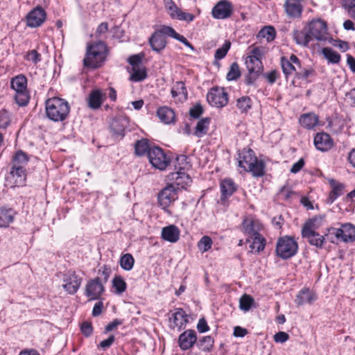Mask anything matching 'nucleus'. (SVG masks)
<instances>
[{
  "label": "nucleus",
  "mask_w": 355,
  "mask_h": 355,
  "mask_svg": "<svg viewBox=\"0 0 355 355\" xmlns=\"http://www.w3.org/2000/svg\"><path fill=\"white\" fill-rule=\"evenodd\" d=\"M165 35L170 36L181 42L192 51L194 50L192 44L183 35L178 33L172 27L163 25L155 31L148 40L153 51L159 53L165 49L167 44Z\"/></svg>",
  "instance_id": "f257e3e1"
},
{
  "label": "nucleus",
  "mask_w": 355,
  "mask_h": 355,
  "mask_svg": "<svg viewBox=\"0 0 355 355\" xmlns=\"http://www.w3.org/2000/svg\"><path fill=\"white\" fill-rule=\"evenodd\" d=\"M45 109L46 116L55 122L64 121L70 112L69 103L66 100L58 97L47 99L45 103Z\"/></svg>",
  "instance_id": "f03ea898"
},
{
  "label": "nucleus",
  "mask_w": 355,
  "mask_h": 355,
  "mask_svg": "<svg viewBox=\"0 0 355 355\" xmlns=\"http://www.w3.org/2000/svg\"><path fill=\"white\" fill-rule=\"evenodd\" d=\"M239 166L245 171L251 172L254 176H261L264 173V164L258 161L254 151L250 149H243L239 153Z\"/></svg>",
  "instance_id": "7ed1b4c3"
},
{
  "label": "nucleus",
  "mask_w": 355,
  "mask_h": 355,
  "mask_svg": "<svg viewBox=\"0 0 355 355\" xmlns=\"http://www.w3.org/2000/svg\"><path fill=\"white\" fill-rule=\"evenodd\" d=\"M107 46L103 42L88 44L84 65L91 68H97L101 65L106 58Z\"/></svg>",
  "instance_id": "20e7f679"
},
{
  "label": "nucleus",
  "mask_w": 355,
  "mask_h": 355,
  "mask_svg": "<svg viewBox=\"0 0 355 355\" xmlns=\"http://www.w3.org/2000/svg\"><path fill=\"white\" fill-rule=\"evenodd\" d=\"M297 251L298 243L293 237L284 236L277 239L275 253L282 259H291L297 254Z\"/></svg>",
  "instance_id": "39448f33"
},
{
  "label": "nucleus",
  "mask_w": 355,
  "mask_h": 355,
  "mask_svg": "<svg viewBox=\"0 0 355 355\" xmlns=\"http://www.w3.org/2000/svg\"><path fill=\"white\" fill-rule=\"evenodd\" d=\"M148 158L152 166L159 170H164L170 163V159L158 146H154L149 149Z\"/></svg>",
  "instance_id": "423d86ee"
},
{
  "label": "nucleus",
  "mask_w": 355,
  "mask_h": 355,
  "mask_svg": "<svg viewBox=\"0 0 355 355\" xmlns=\"http://www.w3.org/2000/svg\"><path fill=\"white\" fill-rule=\"evenodd\" d=\"M207 99L209 103L217 108L225 107L228 103V95L223 87L211 88L207 95Z\"/></svg>",
  "instance_id": "0eeeda50"
},
{
  "label": "nucleus",
  "mask_w": 355,
  "mask_h": 355,
  "mask_svg": "<svg viewBox=\"0 0 355 355\" xmlns=\"http://www.w3.org/2000/svg\"><path fill=\"white\" fill-rule=\"evenodd\" d=\"M308 28V33L311 40H325L327 39V25L321 19L313 20L309 23Z\"/></svg>",
  "instance_id": "6e6552de"
},
{
  "label": "nucleus",
  "mask_w": 355,
  "mask_h": 355,
  "mask_svg": "<svg viewBox=\"0 0 355 355\" xmlns=\"http://www.w3.org/2000/svg\"><path fill=\"white\" fill-rule=\"evenodd\" d=\"M46 13L41 6H37L31 10L26 17V25L31 28L40 26L46 20Z\"/></svg>",
  "instance_id": "1a4fd4ad"
},
{
  "label": "nucleus",
  "mask_w": 355,
  "mask_h": 355,
  "mask_svg": "<svg viewBox=\"0 0 355 355\" xmlns=\"http://www.w3.org/2000/svg\"><path fill=\"white\" fill-rule=\"evenodd\" d=\"M329 231H332L335 236L343 242H352L355 240V226L350 223L343 224L340 228H331Z\"/></svg>",
  "instance_id": "9d476101"
},
{
  "label": "nucleus",
  "mask_w": 355,
  "mask_h": 355,
  "mask_svg": "<svg viewBox=\"0 0 355 355\" xmlns=\"http://www.w3.org/2000/svg\"><path fill=\"white\" fill-rule=\"evenodd\" d=\"M103 291L104 287L99 277L89 281L85 289V295L89 300L99 299Z\"/></svg>",
  "instance_id": "9b49d317"
},
{
  "label": "nucleus",
  "mask_w": 355,
  "mask_h": 355,
  "mask_svg": "<svg viewBox=\"0 0 355 355\" xmlns=\"http://www.w3.org/2000/svg\"><path fill=\"white\" fill-rule=\"evenodd\" d=\"M169 320L170 327L173 329L176 328L178 331L185 329L186 324L189 322L187 314L180 308L174 310Z\"/></svg>",
  "instance_id": "f8f14e48"
},
{
  "label": "nucleus",
  "mask_w": 355,
  "mask_h": 355,
  "mask_svg": "<svg viewBox=\"0 0 355 355\" xmlns=\"http://www.w3.org/2000/svg\"><path fill=\"white\" fill-rule=\"evenodd\" d=\"M233 11L232 3L226 0L220 1L213 8L211 14L215 19H223L230 17Z\"/></svg>",
  "instance_id": "ddd939ff"
},
{
  "label": "nucleus",
  "mask_w": 355,
  "mask_h": 355,
  "mask_svg": "<svg viewBox=\"0 0 355 355\" xmlns=\"http://www.w3.org/2000/svg\"><path fill=\"white\" fill-rule=\"evenodd\" d=\"M178 198L176 189L173 184L166 187L158 196V200L163 209H166L171 202Z\"/></svg>",
  "instance_id": "4468645a"
},
{
  "label": "nucleus",
  "mask_w": 355,
  "mask_h": 355,
  "mask_svg": "<svg viewBox=\"0 0 355 355\" xmlns=\"http://www.w3.org/2000/svg\"><path fill=\"white\" fill-rule=\"evenodd\" d=\"M281 64L283 72L286 76L292 74L294 71L297 73L301 69L300 61L295 55H291L289 59L282 57Z\"/></svg>",
  "instance_id": "2eb2a0df"
},
{
  "label": "nucleus",
  "mask_w": 355,
  "mask_h": 355,
  "mask_svg": "<svg viewBox=\"0 0 355 355\" xmlns=\"http://www.w3.org/2000/svg\"><path fill=\"white\" fill-rule=\"evenodd\" d=\"M63 282L62 286L68 293L74 294L79 288L82 279L77 276L75 272H69L68 274L64 275Z\"/></svg>",
  "instance_id": "dca6fc26"
},
{
  "label": "nucleus",
  "mask_w": 355,
  "mask_h": 355,
  "mask_svg": "<svg viewBox=\"0 0 355 355\" xmlns=\"http://www.w3.org/2000/svg\"><path fill=\"white\" fill-rule=\"evenodd\" d=\"M197 341L196 333L194 330L188 329L182 333L178 338L179 347L182 350L191 349Z\"/></svg>",
  "instance_id": "f3484780"
},
{
  "label": "nucleus",
  "mask_w": 355,
  "mask_h": 355,
  "mask_svg": "<svg viewBox=\"0 0 355 355\" xmlns=\"http://www.w3.org/2000/svg\"><path fill=\"white\" fill-rule=\"evenodd\" d=\"M245 65L248 68L249 73L254 77H249L248 78V83L250 84L253 82L257 76L263 70V64L261 59L254 58V57H247L245 59Z\"/></svg>",
  "instance_id": "a211bd4d"
},
{
  "label": "nucleus",
  "mask_w": 355,
  "mask_h": 355,
  "mask_svg": "<svg viewBox=\"0 0 355 355\" xmlns=\"http://www.w3.org/2000/svg\"><path fill=\"white\" fill-rule=\"evenodd\" d=\"M334 142L330 135L325 132H318L314 137V145L320 151H327L333 146Z\"/></svg>",
  "instance_id": "6ab92c4d"
},
{
  "label": "nucleus",
  "mask_w": 355,
  "mask_h": 355,
  "mask_svg": "<svg viewBox=\"0 0 355 355\" xmlns=\"http://www.w3.org/2000/svg\"><path fill=\"white\" fill-rule=\"evenodd\" d=\"M284 9L289 17L296 18L301 16L303 6L300 0H286Z\"/></svg>",
  "instance_id": "aec40b11"
},
{
  "label": "nucleus",
  "mask_w": 355,
  "mask_h": 355,
  "mask_svg": "<svg viewBox=\"0 0 355 355\" xmlns=\"http://www.w3.org/2000/svg\"><path fill=\"white\" fill-rule=\"evenodd\" d=\"M302 236L306 239L311 245L315 246L317 248H322L326 243L324 236L316 232H302Z\"/></svg>",
  "instance_id": "412c9836"
},
{
  "label": "nucleus",
  "mask_w": 355,
  "mask_h": 355,
  "mask_svg": "<svg viewBox=\"0 0 355 355\" xmlns=\"http://www.w3.org/2000/svg\"><path fill=\"white\" fill-rule=\"evenodd\" d=\"M180 230L175 225H170L162 230V238L170 243H175L180 239Z\"/></svg>",
  "instance_id": "4be33fe9"
},
{
  "label": "nucleus",
  "mask_w": 355,
  "mask_h": 355,
  "mask_svg": "<svg viewBox=\"0 0 355 355\" xmlns=\"http://www.w3.org/2000/svg\"><path fill=\"white\" fill-rule=\"evenodd\" d=\"M169 179L174 181V183L177 186H180L181 188H184L191 182L189 175L182 171V167H180V170L178 171L171 173L169 175Z\"/></svg>",
  "instance_id": "5701e85b"
},
{
  "label": "nucleus",
  "mask_w": 355,
  "mask_h": 355,
  "mask_svg": "<svg viewBox=\"0 0 355 355\" xmlns=\"http://www.w3.org/2000/svg\"><path fill=\"white\" fill-rule=\"evenodd\" d=\"M247 241L251 242L250 248L255 252L263 251L266 246V239L258 232H254L252 236L247 239Z\"/></svg>",
  "instance_id": "b1692460"
},
{
  "label": "nucleus",
  "mask_w": 355,
  "mask_h": 355,
  "mask_svg": "<svg viewBox=\"0 0 355 355\" xmlns=\"http://www.w3.org/2000/svg\"><path fill=\"white\" fill-rule=\"evenodd\" d=\"M316 300L315 295L309 289L304 288L301 290L295 299V303L298 306H302L305 304H311Z\"/></svg>",
  "instance_id": "393cba45"
},
{
  "label": "nucleus",
  "mask_w": 355,
  "mask_h": 355,
  "mask_svg": "<svg viewBox=\"0 0 355 355\" xmlns=\"http://www.w3.org/2000/svg\"><path fill=\"white\" fill-rule=\"evenodd\" d=\"M318 116L313 112L302 114L300 119L301 125L306 129L314 128L318 124Z\"/></svg>",
  "instance_id": "a878e982"
},
{
  "label": "nucleus",
  "mask_w": 355,
  "mask_h": 355,
  "mask_svg": "<svg viewBox=\"0 0 355 355\" xmlns=\"http://www.w3.org/2000/svg\"><path fill=\"white\" fill-rule=\"evenodd\" d=\"M324 220V216L318 215L309 219L303 225L302 232H315L322 226Z\"/></svg>",
  "instance_id": "bb28decb"
},
{
  "label": "nucleus",
  "mask_w": 355,
  "mask_h": 355,
  "mask_svg": "<svg viewBox=\"0 0 355 355\" xmlns=\"http://www.w3.org/2000/svg\"><path fill=\"white\" fill-rule=\"evenodd\" d=\"M331 191L327 198V202L331 204L334 201L343 193L344 185L336 180L331 179L329 180Z\"/></svg>",
  "instance_id": "cd10ccee"
},
{
  "label": "nucleus",
  "mask_w": 355,
  "mask_h": 355,
  "mask_svg": "<svg viewBox=\"0 0 355 355\" xmlns=\"http://www.w3.org/2000/svg\"><path fill=\"white\" fill-rule=\"evenodd\" d=\"M170 17L173 19H177L182 21H191L194 19L192 14L182 11L176 4L167 10Z\"/></svg>",
  "instance_id": "c85d7f7f"
},
{
  "label": "nucleus",
  "mask_w": 355,
  "mask_h": 355,
  "mask_svg": "<svg viewBox=\"0 0 355 355\" xmlns=\"http://www.w3.org/2000/svg\"><path fill=\"white\" fill-rule=\"evenodd\" d=\"M157 115L160 121L166 124H169L175 120L173 110L166 106L159 107L157 111Z\"/></svg>",
  "instance_id": "c756f323"
},
{
  "label": "nucleus",
  "mask_w": 355,
  "mask_h": 355,
  "mask_svg": "<svg viewBox=\"0 0 355 355\" xmlns=\"http://www.w3.org/2000/svg\"><path fill=\"white\" fill-rule=\"evenodd\" d=\"M10 175L13 178H16L15 181V186H20L24 183L26 175L22 166H17L16 164H14Z\"/></svg>",
  "instance_id": "7c9ffc66"
},
{
  "label": "nucleus",
  "mask_w": 355,
  "mask_h": 355,
  "mask_svg": "<svg viewBox=\"0 0 355 355\" xmlns=\"http://www.w3.org/2000/svg\"><path fill=\"white\" fill-rule=\"evenodd\" d=\"M26 85V78L23 75L17 76L11 80V87L15 92L27 91Z\"/></svg>",
  "instance_id": "2f4dec72"
},
{
  "label": "nucleus",
  "mask_w": 355,
  "mask_h": 355,
  "mask_svg": "<svg viewBox=\"0 0 355 355\" xmlns=\"http://www.w3.org/2000/svg\"><path fill=\"white\" fill-rule=\"evenodd\" d=\"M103 103L102 94L100 90H94L88 98L89 107L92 109L98 108Z\"/></svg>",
  "instance_id": "473e14b6"
},
{
  "label": "nucleus",
  "mask_w": 355,
  "mask_h": 355,
  "mask_svg": "<svg viewBox=\"0 0 355 355\" xmlns=\"http://www.w3.org/2000/svg\"><path fill=\"white\" fill-rule=\"evenodd\" d=\"M14 218V211L12 209H0V227H6L12 222Z\"/></svg>",
  "instance_id": "72a5a7b5"
},
{
  "label": "nucleus",
  "mask_w": 355,
  "mask_h": 355,
  "mask_svg": "<svg viewBox=\"0 0 355 355\" xmlns=\"http://www.w3.org/2000/svg\"><path fill=\"white\" fill-rule=\"evenodd\" d=\"M210 123L209 118H204L200 119L198 123L195 128L194 135L197 137H202L205 135L209 129V125Z\"/></svg>",
  "instance_id": "f704fd0d"
},
{
  "label": "nucleus",
  "mask_w": 355,
  "mask_h": 355,
  "mask_svg": "<svg viewBox=\"0 0 355 355\" xmlns=\"http://www.w3.org/2000/svg\"><path fill=\"white\" fill-rule=\"evenodd\" d=\"M222 196L227 198L232 195L236 190L234 182L230 179L224 180L220 184Z\"/></svg>",
  "instance_id": "c9c22d12"
},
{
  "label": "nucleus",
  "mask_w": 355,
  "mask_h": 355,
  "mask_svg": "<svg viewBox=\"0 0 355 355\" xmlns=\"http://www.w3.org/2000/svg\"><path fill=\"white\" fill-rule=\"evenodd\" d=\"M119 263L122 269L130 271L134 266L135 259L131 254L126 253L121 257Z\"/></svg>",
  "instance_id": "e433bc0d"
},
{
  "label": "nucleus",
  "mask_w": 355,
  "mask_h": 355,
  "mask_svg": "<svg viewBox=\"0 0 355 355\" xmlns=\"http://www.w3.org/2000/svg\"><path fill=\"white\" fill-rule=\"evenodd\" d=\"M152 146H150L147 139H141L137 141L135 145V153L137 155L142 156L146 153H148L149 149Z\"/></svg>",
  "instance_id": "4c0bfd02"
},
{
  "label": "nucleus",
  "mask_w": 355,
  "mask_h": 355,
  "mask_svg": "<svg viewBox=\"0 0 355 355\" xmlns=\"http://www.w3.org/2000/svg\"><path fill=\"white\" fill-rule=\"evenodd\" d=\"M146 71L145 67L141 66L132 69L130 80L135 82L143 80L146 78Z\"/></svg>",
  "instance_id": "58836bf2"
},
{
  "label": "nucleus",
  "mask_w": 355,
  "mask_h": 355,
  "mask_svg": "<svg viewBox=\"0 0 355 355\" xmlns=\"http://www.w3.org/2000/svg\"><path fill=\"white\" fill-rule=\"evenodd\" d=\"M322 52L326 59L329 60V62L331 63H338L340 60V55L336 51H334L331 48H324L322 50Z\"/></svg>",
  "instance_id": "ea45409f"
},
{
  "label": "nucleus",
  "mask_w": 355,
  "mask_h": 355,
  "mask_svg": "<svg viewBox=\"0 0 355 355\" xmlns=\"http://www.w3.org/2000/svg\"><path fill=\"white\" fill-rule=\"evenodd\" d=\"M293 38L296 43L300 45L306 46L311 40L309 33L295 31L293 32Z\"/></svg>",
  "instance_id": "a19ab883"
},
{
  "label": "nucleus",
  "mask_w": 355,
  "mask_h": 355,
  "mask_svg": "<svg viewBox=\"0 0 355 355\" xmlns=\"http://www.w3.org/2000/svg\"><path fill=\"white\" fill-rule=\"evenodd\" d=\"M198 348L203 352H209L214 346V339L211 336H205L198 343Z\"/></svg>",
  "instance_id": "79ce46f5"
},
{
  "label": "nucleus",
  "mask_w": 355,
  "mask_h": 355,
  "mask_svg": "<svg viewBox=\"0 0 355 355\" xmlns=\"http://www.w3.org/2000/svg\"><path fill=\"white\" fill-rule=\"evenodd\" d=\"M254 303V299L249 295H243L239 300V308L246 312L248 311Z\"/></svg>",
  "instance_id": "37998d69"
},
{
  "label": "nucleus",
  "mask_w": 355,
  "mask_h": 355,
  "mask_svg": "<svg viewBox=\"0 0 355 355\" xmlns=\"http://www.w3.org/2000/svg\"><path fill=\"white\" fill-rule=\"evenodd\" d=\"M212 244V239L209 236H203L198 243V248L202 253H204L211 248Z\"/></svg>",
  "instance_id": "c03bdc74"
},
{
  "label": "nucleus",
  "mask_w": 355,
  "mask_h": 355,
  "mask_svg": "<svg viewBox=\"0 0 355 355\" xmlns=\"http://www.w3.org/2000/svg\"><path fill=\"white\" fill-rule=\"evenodd\" d=\"M236 107L241 112H247L251 108V99L248 96H242L238 98Z\"/></svg>",
  "instance_id": "a18cd8bd"
},
{
  "label": "nucleus",
  "mask_w": 355,
  "mask_h": 355,
  "mask_svg": "<svg viewBox=\"0 0 355 355\" xmlns=\"http://www.w3.org/2000/svg\"><path fill=\"white\" fill-rule=\"evenodd\" d=\"M125 123V119H116L112 121L111 128L116 135H123L124 130L126 126Z\"/></svg>",
  "instance_id": "49530a36"
},
{
  "label": "nucleus",
  "mask_w": 355,
  "mask_h": 355,
  "mask_svg": "<svg viewBox=\"0 0 355 355\" xmlns=\"http://www.w3.org/2000/svg\"><path fill=\"white\" fill-rule=\"evenodd\" d=\"M259 36L266 38L268 42H270L275 37V30L272 26H266L259 31Z\"/></svg>",
  "instance_id": "de8ad7c7"
},
{
  "label": "nucleus",
  "mask_w": 355,
  "mask_h": 355,
  "mask_svg": "<svg viewBox=\"0 0 355 355\" xmlns=\"http://www.w3.org/2000/svg\"><path fill=\"white\" fill-rule=\"evenodd\" d=\"M14 98L15 102L19 106L26 105L29 101V95L27 91L15 92Z\"/></svg>",
  "instance_id": "09e8293b"
},
{
  "label": "nucleus",
  "mask_w": 355,
  "mask_h": 355,
  "mask_svg": "<svg viewBox=\"0 0 355 355\" xmlns=\"http://www.w3.org/2000/svg\"><path fill=\"white\" fill-rule=\"evenodd\" d=\"M112 285L117 293H121L126 289V283L121 276H116L113 279Z\"/></svg>",
  "instance_id": "8fccbe9b"
},
{
  "label": "nucleus",
  "mask_w": 355,
  "mask_h": 355,
  "mask_svg": "<svg viewBox=\"0 0 355 355\" xmlns=\"http://www.w3.org/2000/svg\"><path fill=\"white\" fill-rule=\"evenodd\" d=\"M171 94L173 97L182 95L184 98H186L187 92L184 86V83L181 81L177 82L171 90Z\"/></svg>",
  "instance_id": "3c124183"
},
{
  "label": "nucleus",
  "mask_w": 355,
  "mask_h": 355,
  "mask_svg": "<svg viewBox=\"0 0 355 355\" xmlns=\"http://www.w3.org/2000/svg\"><path fill=\"white\" fill-rule=\"evenodd\" d=\"M241 76L239 67L236 62H233L231 66L230 71L227 74V79L228 80H236Z\"/></svg>",
  "instance_id": "603ef678"
},
{
  "label": "nucleus",
  "mask_w": 355,
  "mask_h": 355,
  "mask_svg": "<svg viewBox=\"0 0 355 355\" xmlns=\"http://www.w3.org/2000/svg\"><path fill=\"white\" fill-rule=\"evenodd\" d=\"M231 46V43L230 41H225V43L223 44V46L220 48H218L215 53V58L217 60H220L223 58L227 51H229Z\"/></svg>",
  "instance_id": "864d4df0"
},
{
  "label": "nucleus",
  "mask_w": 355,
  "mask_h": 355,
  "mask_svg": "<svg viewBox=\"0 0 355 355\" xmlns=\"http://www.w3.org/2000/svg\"><path fill=\"white\" fill-rule=\"evenodd\" d=\"M14 164H16L17 166H22L24 164H26L28 162V157L21 150L17 151L15 153V155L13 157Z\"/></svg>",
  "instance_id": "5fc2aeb1"
},
{
  "label": "nucleus",
  "mask_w": 355,
  "mask_h": 355,
  "mask_svg": "<svg viewBox=\"0 0 355 355\" xmlns=\"http://www.w3.org/2000/svg\"><path fill=\"white\" fill-rule=\"evenodd\" d=\"M203 109L202 107L198 104L191 107L189 110V114L191 117L194 119H198L202 114Z\"/></svg>",
  "instance_id": "6e6d98bb"
},
{
  "label": "nucleus",
  "mask_w": 355,
  "mask_h": 355,
  "mask_svg": "<svg viewBox=\"0 0 355 355\" xmlns=\"http://www.w3.org/2000/svg\"><path fill=\"white\" fill-rule=\"evenodd\" d=\"M128 62L132 68L138 67L141 66V56L139 54L130 56L128 58Z\"/></svg>",
  "instance_id": "4d7b16f0"
},
{
  "label": "nucleus",
  "mask_w": 355,
  "mask_h": 355,
  "mask_svg": "<svg viewBox=\"0 0 355 355\" xmlns=\"http://www.w3.org/2000/svg\"><path fill=\"white\" fill-rule=\"evenodd\" d=\"M274 340L276 343H284L289 338V336L284 331H279L274 335Z\"/></svg>",
  "instance_id": "13d9d810"
},
{
  "label": "nucleus",
  "mask_w": 355,
  "mask_h": 355,
  "mask_svg": "<svg viewBox=\"0 0 355 355\" xmlns=\"http://www.w3.org/2000/svg\"><path fill=\"white\" fill-rule=\"evenodd\" d=\"M243 228L245 233L250 234L252 236L254 232H257L253 227V223L251 220H248L247 219L244 220L243 222Z\"/></svg>",
  "instance_id": "bf43d9fd"
},
{
  "label": "nucleus",
  "mask_w": 355,
  "mask_h": 355,
  "mask_svg": "<svg viewBox=\"0 0 355 355\" xmlns=\"http://www.w3.org/2000/svg\"><path fill=\"white\" fill-rule=\"evenodd\" d=\"M26 58L36 64L40 61V54L36 50H31L27 53Z\"/></svg>",
  "instance_id": "052dcab7"
},
{
  "label": "nucleus",
  "mask_w": 355,
  "mask_h": 355,
  "mask_svg": "<svg viewBox=\"0 0 355 355\" xmlns=\"http://www.w3.org/2000/svg\"><path fill=\"white\" fill-rule=\"evenodd\" d=\"M81 331L87 337L92 335L93 332V328L90 322H84L81 325Z\"/></svg>",
  "instance_id": "680f3d73"
},
{
  "label": "nucleus",
  "mask_w": 355,
  "mask_h": 355,
  "mask_svg": "<svg viewBox=\"0 0 355 355\" xmlns=\"http://www.w3.org/2000/svg\"><path fill=\"white\" fill-rule=\"evenodd\" d=\"M313 73V70L311 69H300L297 72V77L298 78L306 79Z\"/></svg>",
  "instance_id": "e2e57ef3"
},
{
  "label": "nucleus",
  "mask_w": 355,
  "mask_h": 355,
  "mask_svg": "<svg viewBox=\"0 0 355 355\" xmlns=\"http://www.w3.org/2000/svg\"><path fill=\"white\" fill-rule=\"evenodd\" d=\"M108 31V24L107 22L101 23L97 28L95 33L96 37H101L103 34L106 33Z\"/></svg>",
  "instance_id": "0e129e2a"
},
{
  "label": "nucleus",
  "mask_w": 355,
  "mask_h": 355,
  "mask_svg": "<svg viewBox=\"0 0 355 355\" xmlns=\"http://www.w3.org/2000/svg\"><path fill=\"white\" fill-rule=\"evenodd\" d=\"M197 329L199 332L204 333L209 330V326L205 318H200L197 324Z\"/></svg>",
  "instance_id": "69168bd1"
},
{
  "label": "nucleus",
  "mask_w": 355,
  "mask_h": 355,
  "mask_svg": "<svg viewBox=\"0 0 355 355\" xmlns=\"http://www.w3.org/2000/svg\"><path fill=\"white\" fill-rule=\"evenodd\" d=\"M115 340V337L113 335H111L108 338L101 341L99 344V347L105 349L110 347Z\"/></svg>",
  "instance_id": "338daca9"
},
{
  "label": "nucleus",
  "mask_w": 355,
  "mask_h": 355,
  "mask_svg": "<svg viewBox=\"0 0 355 355\" xmlns=\"http://www.w3.org/2000/svg\"><path fill=\"white\" fill-rule=\"evenodd\" d=\"M304 165V161L302 158H301L292 166L291 168V172L293 173H297L302 168Z\"/></svg>",
  "instance_id": "774afa93"
}]
</instances>
